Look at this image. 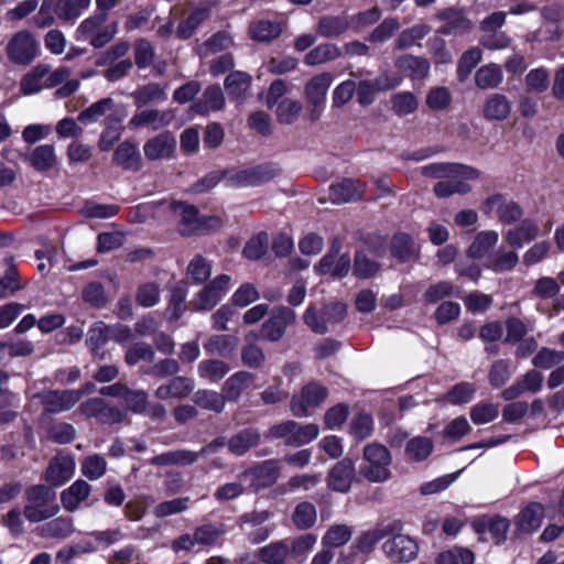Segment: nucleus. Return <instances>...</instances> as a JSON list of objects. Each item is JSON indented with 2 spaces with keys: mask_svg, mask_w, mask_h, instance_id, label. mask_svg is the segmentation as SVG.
<instances>
[{
  "mask_svg": "<svg viewBox=\"0 0 564 564\" xmlns=\"http://www.w3.org/2000/svg\"><path fill=\"white\" fill-rule=\"evenodd\" d=\"M28 503L23 508V514L30 522H41L54 517L58 511V505L54 503L55 492L45 485H33L25 490Z\"/></svg>",
  "mask_w": 564,
  "mask_h": 564,
  "instance_id": "nucleus-1",
  "label": "nucleus"
},
{
  "mask_svg": "<svg viewBox=\"0 0 564 564\" xmlns=\"http://www.w3.org/2000/svg\"><path fill=\"white\" fill-rule=\"evenodd\" d=\"M479 209L487 217H491L495 214L498 221L505 226L522 220L524 215V210L519 203L507 199L501 193H495L486 197L481 202Z\"/></svg>",
  "mask_w": 564,
  "mask_h": 564,
  "instance_id": "nucleus-2",
  "label": "nucleus"
},
{
  "mask_svg": "<svg viewBox=\"0 0 564 564\" xmlns=\"http://www.w3.org/2000/svg\"><path fill=\"white\" fill-rule=\"evenodd\" d=\"M341 242L335 238L328 251L314 265V271L318 275L329 274L334 280L346 278L351 269V259L349 253H343Z\"/></svg>",
  "mask_w": 564,
  "mask_h": 564,
  "instance_id": "nucleus-3",
  "label": "nucleus"
},
{
  "mask_svg": "<svg viewBox=\"0 0 564 564\" xmlns=\"http://www.w3.org/2000/svg\"><path fill=\"white\" fill-rule=\"evenodd\" d=\"M231 278L228 274H219L200 291H198L189 302V307L196 312L213 310L228 292Z\"/></svg>",
  "mask_w": 564,
  "mask_h": 564,
  "instance_id": "nucleus-4",
  "label": "nucleus"
},
{
  "mask_svg": "<svg viewBox=\"0 0 564 564\" xmlns=\"http://www.w3.org/2000/svg\"><path fill=\"white\" fill-rule=\"evenodd\" d=\"M39 43L29 31H19L8 42L6 53L15 65H30L37 56Z\"/></svg>",
  "mask_w": 564,
  "mask_h": 564,
  "instance_id": "nucleus-5",
  "label": "nucleus"
},
{
  "mask_svg": "<svg viewBox=\"0 0 564 564\" xmlns=\"http://www.w3.org/2000/svg\"><path fill=\"white\" fill-rule=\"evenodd\" d=\"M421 174L427 178H463L477 180L480 176L479 170L474 166L458 162H433L421 167Z\"/></svg>",
  "mask_w": 564,
  "mask_h": 564,
  "instance_id": "nucleus-6",
  "label": "nucleus"
},
{
  "mask_svg": "<svg viewBox=\"0 0 564 564\" xmlns=\"http://www.w3.org/2000/svg\"><path fill=\"white\" fill-rule=\"evenodd\" d=\"M544 511L545 508L543 503L538 501H531L521 508L513 518L514 530L512 538L514 540H521L536 532L542 524Z\"/></svg>",
  "mask_w": 564,
  "mask_h": 564,
  "instance_id": "nucleus-7",
  "label": "nucleus"
},
{
  "mask_svg": "<svg viewBox=\"0 0 564 564\" xmlns=\"http://www.w3.org/2000/svg\"><path fill=\"white\" fill-rule=\"evenodd\" d=\"M295 312L288 306L275 307L270 317L261 325L260 335L256 338L268 341H279L285 334L286 328L295 323Z\"/></svg>",
  "mask_w": 564,
  "mask_h": 564,
  "instance_id": "nucleus-8",
  "label": "nucleus"
},
{
  "mask_svg": "<svg viewBox=\"0 0 564 564\" xmlns=\"http://www.w3.org/2000/svg\"><path fill=\"white\" fill-rule=\"evenodd\" d=\"M470 527L478 535L489 534L495 545H501L507 541L510 521L498 513L480 514L471 520Z\"/></svg>",
  "mask_w": 564,
  "mask_h": 564,
  "instance_id": "nucleus-9",
  "label": "nucleus"
},
{
  "mask_svg": "<svg viewBox=\"0 0 564 564\" xmlns=\"http://www.w3.org/2000/svg\"><path fill=\"white\" fill-rule=\"evenodd\" d=\"M282 170L278 163L265 162L249 169L237 171L232 176L231 181L240 187L243 186H260L281 174Z\"/></svg>",
  "mask_w": 564,
  "mask_h": 564,
  "instance_id": "nucleus-10",
  "label": "nucleus"
},
{
  "mask_svg": "<svg viewBox=\"0 0 564 564\" xmlns=\"http://www.w3.org/2000/svg\"><path fill=\"white\" fill-rule=\"evenodd\" d=\"M328 395V390L319 382L311 381L305 384L300 395H293L291 399V411L297 417L308 415V408L321 405Z\"/></svg>",
  "mask_w": 564,
  "mask_h": 564,
  "instance_id": "nucleus-11",
  "label": "nucleus"
},
{
  "mask_svg": "<svg viewBox=\"0 0 564 564\" xmlns=\"http://www.w3.org/2000/svg\"><path fill=\"white\" fill-rule=\"evenodd\" d=\"M366 192V183L357 178L343 177L333 182L328 188L329 200L333 204H345L362 199Z\"/></svg>",
  "mask_w": 564,
  "mask_h": 564,
  "instance_id": "nucleus-12",
  "label": "nucleus"
},
{
  "mask_svg": "<svg viewBox=\"0 0 564 564\" xmlns=\"http://www.w3.org/2000/svg\"><path fill=\"white\" fill-rule=\"evenodd\" d=\"M355 477V462L349 457H345L328 470L326 477L327 487L335 492L346 494L351 489Z\"/></svg>",
  "mask_w": 564,
  "mask_h": 564,
  "instance_id": "nucleus-13",
  "label": "nucleus"
},
{
  "mask_svg": "<svg viewBox=\"0 0 564 564\" xmlns=\"http://www.w3.org/2000/svg\"><path fill=\"white\" fill-rule=\"evenodd\" d=\"M386 555L394 563H408L417 556V543L410 536L397 534L382 545Z\"/></svg>",
  "mask_w": 564,
  "mask_h": 564,
  "instance_id": "nucleus-14",
  "label": "nucleus"
},
{
  "mask_svg": "<svg viewBox=\"0 0 564 564\" xmlns=\"http://www.w3.org/2000/svg\"><path fill=\"white\" fill-rule=\"evenodd\" d=\"M389 251L391 258L401 264L415 262L420 259V248L408 232H394L389 241Z\"/></svg>",
  "mask_w": 564,
  "mask_h": 564,
  "instance_id": "nucleus-15",
  "label": "nucleus"
},
{
  "mask_svg": "<svg viewBox=\"0 0 564 564\" xmlns=\"http://www.w3.org/2000/svg\"><path fill=\"white\" fill-rule=\"evenodd\" d=\"M176 150V139L164 131L150 138L143 145L144 156L149 161L170 160L174 156Z\"/></svg>",
  "mask_w": 564,
  "mask_h": 564,
  "instance_id": "nucleus-16",
  "label": "nucleus"
},
{
  "mask_svg": "<svg viewBox=\"0 0 564 564\" xmlns=\"http://www.w3.org/2000/svg\"><path fill=\"white\" fill-rule=\"evenodd\" d=\"M112 163L123 171L140 172L143 162L137 143L130 140L119 143L112 154Z\"/></svg>",
  "mask_w": 564,
  "mask_h": 564,
  "instance_id": "nucleus-17",
  "label": "nucleus"
},
{
  "mask_svg": "<svg viewBox=\"0 0 564 564\" xmlns=\"http://www.w3.org/2000/svg\"><path fill=\"white\" fill-rule=\"evenodd\" d=\"M195 381L191 377L175 376L167 382L162 383L155 390V397L160 400L186 399L194 390Z\"/></svg>",
  "mask_w": 564,
  "mask_h": 564,
  "instance_id": "nucleus-18",
  "label": "nucleus"
},
{
  "mask_svg": "<svg viewBox=\"0 0 564 564\" xmlns=\"http://www.w3.org/2000/svg\"><path fill=\"white\" fill-rule=\"evenodd\" d=\"M225 107V96L219 85L207 86L202 98L193 101L191 110L195 113L207 117L210 111H220Z\"/></svg>",
  "mask_w": 564,
  "mask_h": 564,
  "instance_id": "nucleus-19",
  "label": "nucleus"
},
{
  "mask_svg": "<svg viewBox=\"0 0 564 564\" xmlns=\"http://www.w3.org/2000/svg\"><path fill=\"white\" fill-rule=\"evenodd\" d=\"M110 337L109 326L101 321L94 323L89 327L85 343L95 360L106 359L107 352L104 350V347Z\"/></svg>",
  "mask_w": 564,
  "mask_h": 564,
  "instance_id": "nucleus-20",
  "label": "nucleus"
},
{
  "mask_svg": "<svg viewBox=\"0 0 564 564\" xmlns=\"http://www.w3.org/2000/svg\"><path fill=\"white\" fill-rule=\"evenodd\" d=\"M254 380L256 375L246 370H239L227 378L221 389L225 403H237L241 393L250 388Z\"/></svg>",
  "mask_w": 564,
  "mask_h": 564,
  "instance_id": "nucleus-21",
  "label": "nucleus"
},
{
  "mask_svg": "<svg viewBox=\"0 0 564 564\" xmlns=\"http://www.w3.org/2000/svg\"><path fill=\"white\" fill-rule=\"evenodd\" d=\"M332 82L333 77L329 73H321L313 76L304 87L307 106H325Z\"/></svg>",
  "mask_w": 564,
  "mask_h": 564,
  "instance_id": "nucleus-22",
  "label": "nucleus"
},
{
  "mask_svg": "<svg viewBox=\"0 0 564 564\" xmlns=\"http://www.w3.org/2000/svg\"><path fill=\"white\" fill-rule=\"evenodd\" d=\"M261 434L257 427H245L234 434L227 442L228 451L237 456H243L251 448L259 445Z\"/></svg>",
  "mask_w": 564,
  "mask_h": 564,
  "instance_id": "nucleus-23",
  "label": "nucleus"
},
{
  "mask_svg": "<svg viewBox=\"0 0 564 564\" xmlns=\"http://www.w3.org/2000/svg\"><path fill=\"white\" fill-rule=\"evenodd\" d=\"M382 539L383 534L381 531L377 530V528L362 532L349 547V554H343L338 562L341 564H352L354 557L357 555V553H371L375 550L377 543Z\"/></svg>",
  "mask_w": 564,
  "mask_h": 564,
  "instance_id": "nucleus-24",
  "label": "nucleus"
},
{
  "mask_svg": "<svg viewBox=\"0 0 564 564\" xmlns=\"http://www.w3.org/2000/svg\"><path fill=\"white\" fill-rule=\"evenodd\" d=\"M188 285L185 281H178L171 290L165 308V317L170 323L177 322L187 310L186 297Z\"/></svg>",
  "mask_w": 564,
  "mask_h": 564,
  "instance_id": "nucleus-25",
  "label": "nucleus"
},
{
  "mask_svg": "<svg viewBox=\"0 0 564 564\" xmlns=\"http://www.w3.org/2000/svg\"><path fill=\"white\" fill-rule=\"evenodd\" d=\"M251 83L252 77L250 74L242 70H234L226 76L224 86L229 99L240 104L246 99Z\"/></svg>",
  "mask_w": 564,
  "mask_h": 564,
  "instance_id": "nucleus-26",
  "label": "nucleus"
},
{
  "mask_svg": "<svg viewBox=\"0 0 564 564\" xmlns=\"http://www.w3.org/2000/svg\"><path fill=\"white\" fill-rule=\"evenodd\" d=\"M395 67L399 72L411 79L420 80L427 77L431 64L425 57L405 54L395 59Z\"/></svg>",
  "mask_w": 564,
  "mask_h": 564,
  "instance_id": "nucleus-27",
  "label": "nucleus"
},
{
  "mask_svg": "<svg viewBox=\"0 0 564 564\" xmlns=\"http://www.w3.org/2000/svg\"><path fill=\"white\" fill-rule=\"evenodd\" d=\"M539 235V227L534 220L524 218L520 225L503 232V240L511 248L520 249L524 242L534 240Z\"/></svg>",
  "mask_w": 564,
  "mask_h": 564,
  "instance_id": "nucleus-28",
  "label": "nucleus"
},
{
  "mask_svg": "<svg viewBox=\"0 0 564 564\" xmlns=\"http://www.w3.org/2000/svg\"><path fill=\"white\" fill-rule=\"evenodd\" d=\"M239 339L235 335H212L203 345L205 351L230 359L234 357Z\"/></svg>",
  "mask_w": 564,
  "mask_h": 564,
  "instance_id": "nucleus-29",
  "label": "nucleus"
},
{
  "mask_svg": "<svg viewBox=\"0 0 564 564\" xmlns=\"http://www.w3.org/2000/svg\"><path fill=\"white\" fill-rule=\"evenodd\" d=\"M30 165L40 173L51 171L56 164L55 149L53 144L35 147L25 158Z\"/></svg>",
  "mask_w": 564,
  "mask_h": 564,
  "instance_id": "nucleus-30",
  "label": "nucleus"
},
{
  "mask_svg": "<svg viewBox=\"0 0 564 564\" xmlns=\"http://www.w3.org/2000/svg\"><path fill=\"white\" fill-rule=\"evenodd\" d=\"M436 18L445 22L437 30L442 35H451L457 30L468 28V20L465 18L463 10L454 7L440 10Z\"/></svg>",
  "mask_w": 564,
  "mask_h": 564,
  "instance_id": "nucleus-31",
  "label": "nucleus"
},
{
  "mask_svg": "<svg viewBox=\"0 0 564 564\" xmlns=\"http://www.w3.org/2000/svg\"><path fill=\"white\" fill-rule=\"evenodd\" d=\"M511 112V105L502 94H491L486 99L482 107V115L490 121H503Z\"/></svg>",
  "mask_w": 564,
  "mask_h": 564,
  "instance_id": "nucleus-32",
  "label": "nucleus"
},
{
  "mask_svg": "<svg viewBox=\"0 0 564 564\" xmlns=\"http://www.w3.org/2000/svg\"><path fill=\"white\" fill-rule=\"evenodd\" d=\"M90 490L91 487L86 480L77 479L67 489L62 491L61 500L63 507L67 511H75L80 502L88 498Z\"/></svg>",
  "mask_w": 564,
  "mask_h": 564,
  "instance_id": "nucleus-33",
  "label": "nucleus"
},
{
  "mask_svg": "<svg viewBox=\"0 0 564 564\" xmlns=\"http://www.w3.org/2000/svg\"><path fill=\"white\" fill-rule=\"evenodd\" d=\"M250 473L259 487L270 488L278 481L281 468L276 459H267L253 466Z\"/></svg>",
  "mask_w": 564,
  "mask_h": 564,
  "instance_id": "nucleus-34",
  "label": "nucleus"
},
{
  "mask_svg": "<svg viewBox=\"0 0 564 564\" xmlns=\"http://www.w3.org/2000/svg\"><path fill=\"white\" fill-rule=\"evenodd\" d=\"M209 10L206 7H198L177 24L175 34L180 40H189L197 28L208 19Z\"/></svg>",
  "mask_w": 564,
  "mask_h": 564,
  "instance_id": "nucleus-35",
  "label": "nucleus"
},
{
  "mask_svg": "<svg viewBox=\"0 0 564 564\" xmlns=\"http://www.w3.org/2000/svg\"><path fill=\"white\" fill-rule=\"evenodd\" d=\"M289 554L290 546L284 540L271 542L256 552V556L262 564H284Z\"/></svg>",
  "mask_w": 564,
  "mask_h": 564,
  "instance_id": "nucleus-36",
  "label": "nucleus"
},
{
  "mask_svg": "<svg viewBox=\"0 0 564 564\" xmlns=\"http://www.w3.org/2000/svg\"><path fill=\"white\" fill-rule=\"evenodd\" d=\"M499 235L496 230H484L476 235L467 249V256L471 259L484 258L498 242Z\"/></svg>",
  "mask_w": 564,
  "mask_h": 564,
  "instance_id": "nucleus-37",
  "label": "nucleus"
},
{
  "mask_svg": "<svg viewBox=\"0 0 564 564\" xmlns=\"http://www.w3.org/2000/svg\"><path fill=\"white\" fill-rule=\"evenodd\" d=\"M50 66L37 64L21 78L20 88L23 95L30 96L37 94L44 87L43 79L48 74Z\"/></svg>",
  "mask_w": 564,
  "mask_h": 564,
  "instance_id": "nucleus-38",
  "label": "nucleus"
},
{
  "mask_svg": "<svg viewBox=\"0 0 564 564\" xmlns=\"http://www.w3.org/2000/svg\"><path fill=\"white\" fill-rule=\"evenodd\" d=\"M349 28V23L345 17L325 15L322 17L317 24L319 35L330 39L344 34Z\"/></svg>",
  "mask_w": 564,
  "mask_h": 564,
  "instance_id": "nucleus-39",
  "label": "nucleus"
},
{
  "mask_svg": "<svg viewBox=\"0 0 564 564\" xmlns=\"http://www.w3.org/2000/svg\"><path fill=\"white\" fill-rule=\"evenodd\" d=\"M192 400L197 406L215 413H221L226 405L221 393L208 389L197 390Z\"/></svg>",
  "mask_w": 564,
  "mask_h": 564,
  "instance_id": "nucleus-40",
  "label": "nucleus"
},
{
  "mask_svg": "<svg viewBox=\"0 0 564 564\" xmlns=\"http://www.w3.org/2000/svg\"><path fill=\"white\" fill-rule=\"evenodd\" d=\"M173 212H181V220L178 224V232L183 236L184 229L192 230L198 223L199 209L192 204L182 200H174L171 204Z\"/></svg>",
  "mask_w": 564,
  "mask_h": 564,
  "instance_id": "nucleus-41",
  "label": "nucleus"
},
{
  "mask_svg": "<svg viewBox=\"0 0 564 564\" xmlns=\"http://www.w3.org/2000/svg\"><path fill=\"white\" fill-rule=\"evenodd\" d=\"M502 82V70L497 64L481 66L475 74V84L480 89L497 88Z\"/></svg>",
  "mask_w": 564,
  "mask_h": 564,
  "instance_id": "nucleus-42",
  "label": "nucleus"
},
{
  "mask_svg": "<svg viewBox=\"0 0 564 564\" xmlns=\"http://www.w3.org/2000/svg\"><path fill=\"white\" fill-rule=\"evenodd\" d=\"M275 106V117L280 124H293L303 109L301 101L291 98H284Z\"/></svg>",
  "mask_w": 564,
  "mask_h": 564,
  "instance_id": "nucleus-43",
  "label": "nucleus"
},
{
  "mask_svg": "<svg viewBox=\"0 0 564 564\" xmlns=\"http://www.w3.org/2000/svg\"><path fill=\"white\" fill-rule=\"evenodd\" d=\"M197 370L200 378L218 382L229 372L230 367L219 359H205L198 364Z\"/></svg>",
  "mask_w": 564,
  "mask_h": 564,
  "instance_id": "nucleus-44",
  "label": "nucleus"
},
{
  "mask_svg": "<svg viewBox=\"0 0 564 564\" xmlns=\"http://www.w3.org/2000/svg\"><path fill=\"white\" fill-rule=\"evenodd\" d=\"M339 56L340 51L335 44L323 43L315 46L304 56V63L308 66H315L334 61Z\"/></svg>",
  "mask_w": 564,
  "mask_h": 564,
  "instance_id": "nucleus-45",
  "label": "nucleus"
},
{
  "mask_svg": "<svg viewBox=\"0 0 564 564\" xmlns=\"http://www.w3.org/2000/svg\"><path fill=\"white\" fill-rule=\"evenodd\" d=\"M316 517L315 506L312 502L302 501L295 507L292 513V521L299 530H308L314 527Z\"/></svg>",
  "mask_w": 564,
  "mask_h": 564,
  "instance_id": "nucleus-46",
  "label": "nucleus"
},
{
  "mask_svg": "<svg viewBox=\"0 0 564 564\" xmlns=\"http://www.w3.org/2000/svg\"><path fill=\"white\" fill-rule=\"evenodd\" d=\"M380 270V263L367 257L362 250H357L354 256L352 273L357 279H370Z\"/></svg>",
  "mask_w": 564,
  "mask_h": 564,
  "instance_id": "nucleus-47",
  "label": "nucleus"
},
{
  "mask_svg": "<svg viewBox=\"0 0 564 564\" xmlns=\"http://www.w3.org/2000/svg\"><path fill=\"white\" fill-rule=\"evenodd\" d=\"M349 433L357 441H364L373 433V419L367 412H359L354 415L349 424Z\"/></svg>",
  "mask_w": 564,
  "mask_h": 564,
  "instance_id": "nucleus-48",
  "label": "nucleus"
},
{
  "mask_svg": "<svg viewBox=\"0 0 564 564\" xmlns=\"http://www.w3.org/2000/svg\"><path fill=\"white\" fill-rule=\"evenodd\" d=\"M499 415V405L480 401L474 404L469 410L470 421L476 425H482L492 422Z\"/></svg>",
  "mask_w": 564,
  "mask_h": 564,
  "instance_id": "nucleus-49",
  "label": "nucleus"
},
{
  "mask_svg": "<svg viewBox=\"0 0 564 564\" xmlns=\"http://www.w3.org/2000/svg\"><path fill=\"white\" fill-rule=\"evenodd\" d=\"M281 28L276 22L260 20L250 26L251 39L258 42H271L281 35Z\"/></svg>",
  "mask_w": 564,
  "mask_h": 564,
  "instance_id": "nucleus-50",
  "label": "nucleus"
},
{
  "mask_svg": "<svg viewBox=\"0 0 564 564\" xmlns=\"http://www.w3.org/2000/svg\"><path fill=\"white\" fill-rule=\"evenodd\" d=\"M475 564V553L462 546L438 553L435 564Z\"/></svg>",
  "mask_w": 564,
  "mask_h": 564,
  "instance_id": "nucleus-51",
  "label": "nucleus"
},
{
  "mask_svg": "<svg viewBox=\"0 0 564 564\" xmlns=\"http://www.w3.org/2000/svg\"><path fill=\"white\" fill-rule=\"evenodd\" d=\"M511 375L510 361L498 359L489 368L488 382L492 389H500L510 380Z\"/></svg>",
  "mask_w": 564,
  "mask_h": 564,
  "instance_id": "nucleus-52",
  "label": "nucleus"
},
{
  "mask_svg": "<svg viewBox=\"0 0 564 564\" xmlns=\"http://www.w3.org/2000/svg\"><path fill=\"white\" fill-rule=\"evenodd\" d=\"M44 534L52 539H66L74 531L73 519L69 517H58L48 521L43 528Z\"/></svg>",
  "mask_w": 564,
  "mask_h": 564,
  "instance_id": "nucleus-53",
  "label": "nucleus"
},
{
  "mask_svg": "<svg viewBox=\"0 0 564 564\" xmlns=\"http://www.w3.org/2000/svg\"><path fill=\"white\" fill-rule=\"evenodd\" d=\"M482 52L478 47H471L465 51L457 63V78L464 82L471 74L473 69L479 64Z\"/></svg>",
  "mask_w": 564,
  "mask_h": 564,
  "instance_id": "nucleus-54",
  "label": "nucleus"
},
{
  "mask_svg": "<svg viewBox=\"0 0 564 564\" xmlns=\"http://www.w3.org/2000/svg\"><path fill=\"white\" fill-rule=\"evenodd\" d=\"M212 274V265L202 254H195L187 265V276L193 284L206 282Z\"/></svg>",
  "mask_w": 564,
  "mask_h": 564,
  "instance_id": "nucleus-55",
  "label": "nucleus"
},
{
  "mask_svg": "<svg viewBox=\"0 0 564 564\" xmlns=\"http://www.w3.org/2000/svg\"><path fill=\"white\" fill-rule=\"evenodd\" d=\"M391 106L393 112L399 117L413 113L419 106L416 96L411 91H401L392 95Z\"/></svg>",
  "mask_w": 564,
  "mask_h": 564,
  "instance_id": "nucleus-56",
  "label": "nucleus"
},
{
  "mask_svg": "<svg viewBox=\"0 0 564 564\" xmlns=\"http://www.w3.org/2000/svg\"><path fill=\"white\" fill-rule=\"evenodd\" d=\"M115 102L113 99L110 97L102 98L94 104H91L89 107L80 111L78 115V121L83 124H89L93 122L98 121V119L106 115L108 110H110L113 107Z\"/></svg>",
  "mask_w": 564,
  "mask_h": 564,
  "instance_id": "nucleus-57",
  "label": "nucleus"
},
{
  "mask_svg": "<svg viewBox=\"0 0 564 564\" xmlns=\"http://www.w3.org/2000/svg\"><path fill=\"white\" fill-rule=\"evenodd\" d=\"M405 452L413 460L423 462L432 454L433 442L425 436L413 437L406 443Z\"/></svg>",
  "mask_w": 564,
  "mask_h": 564,
  "instance_id": "nucleus-58",
  "label": "nucleus"
},
{
  "mask_svg": "<svg viewBox=\"0 0 564 564\" xmlns=\"http://www.w3.org/2000/svg\"><path fill=\"white\" fill-rule=\"evenodd\" d=\"M73 475V463H50L45 470V480L55 487H61L67 482Z\"/></svg>",
  "mask_w": 564,
  "mask_h": 564,
  "instance_id": "nucleus-59",
  "label": "nucleus"
},
{
  "mask_svg": "<svg viewBox=\"0 0 564 564\" xmlns=\"http://www.w3.org/2000/svg\"><path fill=\"white\" fill-rule=\"evenodd\" d=\"M351 528L346 524H334L322 539L324 547H339L346 544L351 538Z\"/></svg>",
  "mask_w": 564,
  "mask_h": 564,
  "instance_id": "nucleus-60",
  "label": "nucleus"
},
{
  "mask_svg": "<svg viewBox=\"0 0 564 564\" xmlns=\"http://www.w3.org/2000/svg\"><path fill=\"white\" fill-rule=\"evenodd\" d=\"M268 249V234L260 231L251 237L242 249V254L246 259L251 261L260 260Z\"/></svg>",
  "mask_w": 564,
  "mask_h": 564,
  "instance_id": "nucleus-61",
  "label": "nucleus"
},
{
  "mask_svg": "<svg viewBox=\"0 0 564 564\" xmlns=\"http://www.w3.org/2000/svg\"><path fill=\"white\" fill-rule=\"evenodd\" d=\"M476 393L475 384L462 381L454 384L446 393V400L454 405H460L470 402Z\"/></svg>",
  "mask_w": 564,
  "mask_h": 564,
  "instance_id": "nucleus-62",
  "label": "nucleus"
},
{
  "mask_svg": "<svg viewBox=\"0 0 564 564\" xmlns=\"http://www.w3.org/2000/svg\"><path fill=\"white\" fill-rule=\"evenodd\" d=\"M82 297L85 303L89 304L94 308H102L108 302L105 294V288L102 283L98 281L87 283L82 291Z\"/></svg>",
  "mask_w": 564,
  "mask_h": 564,
  "instance_id": "nucleus-63",
  "label": "nucleus"
},
{
  "mask_svg": "<svg viewBox=\"0 0 564 564\" xmlns=\"http://www.w3.org/2000/svg\"><path fill=\"white\" fill-rule=\"evenodd\" d=\"M154 357L155 352L150 344L144 341H137L127 349L124 361L129 366H134L140 360L152 362Z\"/></svg>",
  "mask_w": 564,
  "mask_h": 564,
  "instance_id": "nucleus-64",
  "label": "nucleus"
}]
</instances>
